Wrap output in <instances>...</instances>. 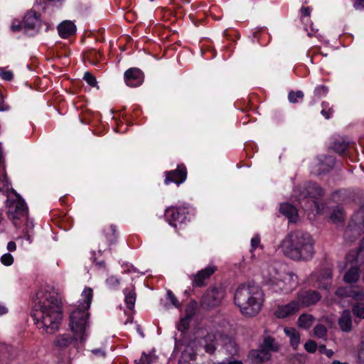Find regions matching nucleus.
Returning <instances> with one entry per match:
<instances>
[{"mask_svg": "<svg viewBox=\"0 0 364 364\" xmlns=\"http://www.w3.org/2000/svg\"><path fill=\"white\" fill-rule=\"evenodd\" d=\"M35 305L31 314L37 324L41 323L48 333H53L59 328L63 319L60 302L58 296L48 291L38 292Z\"/></svg>", "mask_w": 364, "mask_h": 364, "instance_id": "nucleus-1", "label": "nucleus"}, {"mask_svg": "<svg viewBox=\"0 0 364 364\" xmlns=\"http://www.w3.org/2000/svg\"><path fill=\"white\" fill-rule=\"evenodd\" d=\"M314 245L311 235L302 230L291 232L282 242L284 255L296 261H307L312 258Z\"/></svg>", "mask_w": 364, "mask_h": 364, "instance_id": "nucleus-2", "label": "nucleus"}, {"mask_svg": "<svg viewBox=\"0 0 364 364\" xmlns=\"http://www.w3.org/2000/svg\"><path fill=\"white\" fill-rule=\"evenodd\" d=\"M260 288L254 284H242L236 289L234 302L246 316H256L261 310Z\"/></svg>", "mask_w": 364, "mask_h": 364, "instance_id": "nucleus-3", "label": "nucleus"}, {"mask_svg": "<svg viewBox=\"0 0 364 364\" xmlns=\"http://www.w3.org/2000/svg\"><path fill=\"white\" fill-rule=\"evenodd\" d=\"M82 296L85 298L84 302L79 305L70 316V329L75 336H78L81 343L85 340V332L90 316L87 311L90 309L92 299V289L86 287L82 292Z\"/></svg>", "mask_w": 364, "mask_h": 364, "instance_id": "nucleus-4", "label": "nucleus"}, {"mask_svg": "<svg viewBox=\"0 0 364 364\" xmlns=\"http://www.w3.org/2000/svg\"><path fill=\"white\" fill-rule=\"evenodd\" d=\"M225 296V289L223 287H213L207 289L200 301V306L205 309L218 306Z\"/></svg>", "mask_w": 364, "mask_h": 364, "instance_id": "nucleus-5", "label": "nucleus"}, {"mask_svg": "<svg viewBox=\"0 0 364 364\" xmlns=\"http://www.w3.org/2000/svg\"><path fill=\"white\" fill-rule=\"evenodd\" d=\"M321 294L316 290H301L297 293L296 301L300 309L315 305L321 299Z\"/></svg>", "mask_w": 364, "mask_h": 364, "instance_id": "nucleus-6", "label": "nucleus"}, {"mask_svg": "<svg viewBox=\"0 0 364 364\" xmlns=\"http://www.w3.org/2000/svg\"><path fill=\"white\" fill-rule=\"evenodd\" d=\"M12 192L16 195L18 200L16 202L12 203L9 206V210L7 212L9 218L12 220H19L23 217H27L28 208L26 203L14 190H12Z\"/></svg>", "mask_w": 364, "mask_h": 364, "instance_id": "nucleus-7", "label": "nucleus"}, {"mask_svg": "<svg viewBox=\"0 0 364 364\" xmlns=\"http://www.w3.org/2000/svg\"><path fill=\"white\" fill-rule=\"evenodd\" d=\"M336 159L333 156H323L319 159L318 164L314 168L312 174L319 176L329 172L335 166Z\"/></svg>", "mask_w": 364, "mask_h": 364, "instance_id": "nucleus-8", "label": "nucleus"}, {"mask_svg": "<svg viewBox=\"0 0 364 364\" xmlns=\"http://www.w3.org/2000/svg\"><path fill=\"white\" fill-rule=\"evenodd\" d=\"M124 81L127 85L132 87H138L144 81V74L136 68H131L124 73Z\"/></svg>", "mask_w": 364, "mask_h": 364, "instance_id": "nucleus-9", "label": "nucleus"}, {"mask_svg": "<svg viewBox=\"0 0 364 364\" xmlns=\"http://www.w3.org/2000/svg\"><path fill=\"white\" fill-rule=\"evenodd\" d=\"M187 178V170L184 165H178L175 170L166 172L164 182H184Z\"/></svg>", "mask_w": 364, "mask_h": 364, "instance_id": "nucleus-10", "label": "nucleus"}, {"mask_svg": "<svg viewBox=\"0 0 364 364\" xmlns=\"http://www.w3.org/2000/svg\"><path fill=\"white\" fill-rule=\"evenodd\" d=\"M23 24L26 32L30 30L38 31L41 26V20L37 13L31 10L26 14Z\"/></svg>", "mask_w": 364, "mask_h": 364, "instance_id": "nucleus-11", "label": "nucleus"}, {"mask_svg": "<svg viewBox=\"0 0 364 364\" xmlns=\"http://www.w3.org/2000/svg\"><path fill=\"white\" fill-rule=\"evenodd\" d=\"M299 310L300 308L295 299L286 305L278 306L274 312V315L279 318H284L295 314Z\"/></svg>", "mask_w": 364, "mask_h": 364, "instance_id": "nucleus-12", "label": "nucleus"}, {"mask_svg": "<svg viewBox=\"0 0 364 364\" xmlns=\"http://www.w3.org/2000/svg\"><path fill=\"white\" fill-rule=\"evenodd\" d=\"M220 340L227 356L233 357L237 354L238 347L232 337L227 335H220Z\"/></svg>", "mask_w": 364, "mask_h": 364, "instance_id": "nucleus-13", "label": "nucleus"}, {"mask_svg": "<svg viewBox=\"0 0 364 364\" xmlns=\"http://www.w3.org/2000/svg\"><path fill=\"white\" fill-rule=\"evenodd\" d=\"M363 232L364 231L349 221L345 229L343 237L346 242L352 243L358 240Z\"/></svg>", "mask_w": 364, "mask_h": 364, "instance_id": "nucleus-14", "label": "nucleus"}, {"mask_svg": "<svg viewBox=\"0 0 364 364\" xmlns=\"http://www.w3.org/2000/svg\"><path fill=\"white\" fill-rule=\"evenodd\" d=\"M215 270V267H208L205 269L199 271L194 277L193 285L200 287L205 286V280L209 279Z\"/></svg>", "mask_w": 364, "mask_h": 364, "instance_id": "nucleus-15", "label": "nucleus"}, {"mask_svg": "<svg viewBox=\"0 0 364 364\" xmlns=\"http://www.w3.org/2000/svg\"><path fill=\"white\" fill-rule=\"evenodd\" d=\"M272 355L269 352L264 350H252L248 355V359L253 364H262L269 360Z\"/></svg>", "mask_w": 364, "mask_h": 364, "instance_id": "nucleus-16", "label": "nucleus"}, {"mask_svg": "<svg viewBox=\"0 0 364 364\" xmlns=\"http://www.w3.org/2000/svg\"><path fill=\"white\" fill-rule=\"evenodd\" d=\"M331 147L335 152L342 155L350 147V142L345 137L338 136L333 139Z\"/></svg>", "mask_w": 364, "mask_h": 364, "instance_id": "nucleus-17", "label": "nucleus"}, {"mask_svg": "<svg viewBox=\"0 0 364 364\" xmlns=\"http://www.w3.org/2000/svg\"><path fill=\"white\" fill-rule=\"evenodd\" d=\"M338 323L343 332H350L353 329L351 312L349 309H345L338 318Z\"/></svg>", "mask_w": 364, "mask_h": 364, "instance_id": "nucleus-18", "label": "nucleus"}, {"mask_svg": "<svg viewBox=\"0 0 364 364\" xmlns=\"http://www.w3.org/2000/svg\"><path fill=\"white\" fill-rule=\"evenodd\" d=\"M58 31L61 38H67L75 33L76 26L70 21H65L58 25Z\"/></svg>", "mask_w": 364, "mask_h": 364, "instance_id": "nucleus-19", "label": "nucleus"}, {"mask_svg": "<svg viewBox=\"0 0 364 364\" xmlns=\"http://www.w3.org/2000/svg\"><path fill=\"white\" fill-rule=\"evenodd\" d=\"M280 213L285 215L290 222H296L298 217L297 209L289 203H282L279 208Z\"/></svg>", "mask_w": 364, "mask_h": 364, "instance_id": "nucleus-20", "label": "nucleus"}, {"mask_svg": "<svg viewBox=\"0 0 364 364\" xmlns=\"http://www.w3.org/2000/svg\"><path fill=\"white\" fill-rule=\"evenodd\" d=\"M77 338L78 336H75V334L73 336L65 334L59 335L55 341V344L60 350H63L68 347L74 340H77Z\"/></svg>", "mask_w": 364, "mask_h": 364, "instance_id": "nucleus-21", "label": "nucleus"}, {"mask_svg": "<svg viewBox=\"0 0 364 364\" xmlns=\"http://www.w3.org/2000/svg\"><path fill=\"white\" fill-rule=\"evenodd\" d=\"M350 222L364 231V206L360 207V209L353 214Z\"/></svg>", "mask_w": 364, "mask_h": 364, "instance_id": "nucleus-22", "label": "nucleus"}, {"mask_svg": "<svg viewBox=\"0 0 364 364\" xmlns=\"http://www.w3.org/2000/svg\"><path fill=\"white\" fill-rule=\"evenodd\" d=\"M196 353L193 350L191 349V351L185 350L181 353L178 364H196Z\"/></svg>", "mask_w": 364, "mask_h": 364, "instance_id": "nucleus-23", "label": "nucleus"}, {"mask_svg": "<svg viewBox=\"0 0 364 364\" xmlns=\"http://www.w3.org/2000/svg\"><path fill=\"white\" fill-rule=\"evenodd\" d=\"M324 195V190L319 186L313 184L312 186H309L305 193H303L304 198L309 197L312 198H317Z\"/></svg>", "mask_w": 364, "mask_h": 364, "instance_id": "nucleus-24", "label": "nucleus"}, {"mask_svg": "<svg viewBox=\"0 0 364 364\" xmlns=\"http://www.w3.org/2000/svg\"><path fill=\"white\" fill-rule=\"evenodd\" d=\"M284 332L290 337L291 346L296 350L300 343L299 333L294 328H285Z\"/></svg>", "mask_w": 364, "mask_h": 364, "instance_id": "nucleus-25", "label": "nucleus"}, {"mask_svg": "<svg viewBox=\"0 0 364 364\" xmlns=\"http://www.w3.org/2000/svg\"><path fill=\"white\" fill-rule=\"evenodd\" d=\"M315 318L314 316L308 314H302L298 318L297 324L299 328L308 329L311 326Z\"/></svg>", "mask_w": 364, "mask_h": 364, "instance_id": "nucleus-26", "label": "nucleus"}, {"mask_svg": "<svg viewBox=\"0 0 364 364\" xmlns=\"http://www.w3.org/2000/svg\"><path fill=\"white\" fill-rule=\"evenodd\" d=\"M124 294H125V302L127 304V307L132 310L134 309V304L136 301V292L134 287L132 286L131 289L127 288L124 290Z\"/></svg>", "mask_w": 364, "mask_h": 364, "instance_id": "nucleus-27", "label": "nucleus"}, {"mask_svg": "<svg viewBox=\"0 0 364 364\" xmlns=\"http://www.w3.org/2000/svg\"><path fill=\"white\" fill-rule=\"evenodd\" d=\"M358 279V268L355 267L350 268L343 276V280L348 284L355 283Z\"/></svg>", "mask_w": 364, "mask_h": 364, "instance_id": "nucleus-28", "label": "nucleus"}, {"mask_svg": "<svg viewBox=\"0 0 364 364\" xmlns=\"http://www.w3.org/2000/svg\"><path fill=\"white\" fill-rule=\"evenodd\" d=\"M329 218L333 223H343L345 220V214L343 208L336 207L333 210Z\"/></svg>", "mask_w": 364, "mask_h": 364, "instance_id": "nucleus-29", "label": "nucleus"}, {"mask_svg": "<svg viewBox=\"0 0 364 364\" xmlns=\"http://www.w3.org/2000/svg\"><path fill=\"white\" fill-rule=\"evenodd\" d=\"M352 256L353 259L350 262H355L356 263L363 264L364 263V238L361 241V244L356 252H354L353 255H349V257Z\"/></svg>", "mask_w": 364, "mask_h": 364, "instance_id": "nucleus-30", "label": "nucleus"}, {"mask_svg": "<svg viewBox=\"0 0 364 364\" xmlns=\"http://www.w3.org/2000/svg\"><path fill=\"white\" fill-rule=\"evenodd\" d=\"M198 306V303L195 300H191L186 306L185 312V318L182 319V322H185L186 320H190L196 314V310Z\"/></svg>", "mask_w": 364, "mask_h": 364, "instance_id": "nucleus-31", "label": "nucleus"}, {"mask_svg": "<svg viewBox=\"0 0 364 364\" xmlns=\"http://www.w3.org/2000/svg\"><path fill=\"white\" fill-rule=\"evenodd\" d=\"M262 347V350H267V352H269V350L277 351L279 348L278 346L275 343L274 338L271 336L264 338Z\"/></svg>", "mask_w": 364, "mask_h": 364, "instance_id": "nucleus-32", "label": "nucleus"}, {"mask_svg": "<svg viewBox=\"0 0 364 364\" xmlns=\"http://www.w3.org/2000/svg\"><path fill=\"white\" fill-rule=\"evenodd\" d=\"M165 216L170 225L174 227L176 226V225L174 224L173 222L178 220L180 217V214L178 210H174L173 208H168L166 210Z\"/></svg>", "mask_w": 364, "mask_h": 364, "instance_id": "nucleus-33", "label": "nucleus"}, {"mask_svg": "<svg viewBox=\"0 0 364 364\" xmlns=\"http://www.w3.org/2000/svg\"><path fill=\"white\" fill-rule=\"evenodd\" d=\"M304 97V92L301 90L296 92L291 90L288 94V100L291 103H298L303 100Z\"/></svg>", "mask_w": 364, "mask_h": 364, "instance_id": "nucleus-34", "label": "nucleus"}, {"mask_svg": "<svg viewBox=\"0 0 364 364\" xmlns=\"http://www.w3.org/2000/svg\"><path fill=\"white\" fill-rule=\"evenodd\" d=\"M352 312L354 316L360 318H364V303L357 302L352 306Z\"/></svg>", "mask_w": 364, "mask_h": 364, "instance_id": "nucleus-35", "label": "nucleus"}, {"mask_svg": "<svg viewBox=\"0 0 364 364\" xmlns=\"http://www.w3.org/2000/svg\"><path fill=\"white\" fill-rule=\"evenodd\" d=\"M349 297H351L355 301H363L364 289H350Z\"/></svg>", "mask_w": 364, "mask_h": 364, "instance_id": "nucleus-36", "label": "nucleus"}, {"mask_svg": "<svg viewBox=\"0 0 364 364\" xmlns=\"http://www.w3.org/2000/svg\"><path fill=\"white\" fill-rule=\"evenodd\" d=\"M314 335L318 338H323L327 334V328L324 325L317 324L314 328Z\"/></svg>", "mask_w": 364, "mask_h": 364, "instance_id": "nucleus-37", "label": "nucleus"}, {"mask_svg": "<svg viewBox=\"0 0 364 364\" xmlns=\"http://www.w3.org/2000/svg\"><path fill=\"white\" fill-rule=\"evenodd\" d=\"M304 348L308 353H314L318 348V346L315 341L309 340L304 344Z\"/></svg>", "mask_w": 364, "mask_h": 364, "instance_id": "nucleus-38", "label": "nucleus"}, {"mask_svg": "<svg viewBox=\"0 0 364 364\" xmlns=\"http://www.w3.org/2000/svg\"><path fill=\"white\" fill-rule=\"evenodd\" d=\"M83 80H85L86 82L92 87L97 86V82L96 77L89 72L85 73Z\"/></svg>", "mask_w": 364, "mask_h": 364, "instance_id": "nucleus-39", "label": "nucleus"}, {"mask_svg": "<svg viewBox=\"0 0 364 364\" xmlns=\"http://www.w3.org/2000/svg\"><path fill=\"white\" fill-rule=\"evenodd\" d=\"M350 288L340 287L335 291V294L339 298L349 297Z\"/></svg>", "mask_w": 364, "mask_h": 364, "instance_id": "nucleus-40", "label": "nucleus"}, {"mask_svg": "<svg viewBox=\"0 0 364 364\" xmlns=\"http://www.w3.org/2000/svg\"><path fill=\"white\" fill-rule=\"evenodd\" d=\"M318 279L323 280V281H330V282H331V279H332L331 271L329 269L323 270L320 273V274L318 277Z\"/></svg>", "mask_w": 364, "mask_h": 364, "instance_id": "nucleus-41", "label": "nucleus"}, {"mask_svg": "<svg viewBox=\"0 0 364 364\" xmlns=\"http://www.w3.org/2000/svg\"><path fill=\"white\" fill-rule=\"evenodd\" d=\"M328 87L325 85H318L317 86L314 91V94L316 97H320L322 95H326L328 92Z\"/></svg>", "mask_w": 364, "mask_h": 364, "instance_id": "nucleus-42", "label": "nucleus"}, {"mask_svg": "<svg viewBox=\"0 0 364 364\" xmlns=\"http://www.w3.org/2000/svg\"><path fill=\"white\" fill-rule=\"evenodd\" d=\"M321 106L323 107V109L321 112V114L326 119H329L333 112V109L331 107V108H328V109L327 110L326 109H327L328 105L326 102H322Z\"/></svg>", "mask_w": 364, "mask_h": 364, "instance_id": "nucleus-43", "label": "nucleus"}, {"mask_svg": "<svg viewBox=\"0 0 364 364\" xmlns=\"http://www.w3.org/2000/svg\"><path fill=\"white\" fill-rule=\"evenodd\" d=\"M204 348L206 353L213 355L216 350L215 341L214 340H210L209 343H207L205 345Z\"/></svg>", "mask_w": 364, "mask_h": 364, "instance_id": "nucleus-44", "label": "nucleus"}, {"mask_svg": "<svg viewBox=\"0 0 364 364\" xmlns=\"http://www.w3.org/2000/svg\"><path fill=\"white\" fill-rule=\"evenodd\" d=\"M358 360L359 364L364 363V342L362 341L358 347Z\"/></svg>", "mask_w": 364, "mask_h": 364, "instance_id": "nucleus-45", "label": "nucleus"}, {"mask_svg": "<svg viewBox=\"0 0 364 364\" xmlns=\"http://www.w3.org/2000/svg\"><path fill=\"white\" fill-rule=\"evenodd\" d=\"M1 261L6 266H9L14 262V257L10 253H6L1 256Z\"/></svg>", "mask_w": 364, "mask_h": 364, "instance_id": "nucleus-46", "label": "nucleus"}, {"mask_svg": "<svg viewBox=\"0 0 364 364\" xmlns=\"http://www.w3.org/2000/svg\"><path fill=\"white\" fill-rule=\"evenodd\" d=\"M168 298L170 299L171 304L176 308H179L181 306V304L178 302L174 294L172 293L171 290H168L167 291Z\"/></svg>", "mask_w": 364, "mask_h": 364, "instance_id": "nucleus-47", "label": "nucleus"}, {"mask_svg": "<svg viewBox=\"0 0 364 364\" xmlns=\"http://www.w3.org/2000/svg\"><path fill=\"white\" fill-rule=\"evenodd\" d=\"M318 348V351L321 353L326 354V356L328 357V358L332 357L333 355L334 354V353H333V351L332 350L327 349L326 346L325 345H323V344L320 345Z\"/></svg>", "mask_w": 364, "mask_h": 364, "instance_id": "nucleus-48", "label": "nucleus"}, {"mask_svg": "<svg viewBox=\"0 0 364 364\" xmlns=\"http://www.w3.org/2000/svg\"><path fill=\"white\" fill-rule=\"evenodd\" d=\"M22 28H23V22L18 20H14L11 26V30L14 32L19 31Z\"/></svg>", "mask_w": 364, "mask_h": 364, "instance_id": "nucleus-49", "label": "nucleus"}, {"mask_svg": "<svg viewBox=\"0 0 364 364\" xmlns=\"http://www.w3.org/2000/svg\"><path fill=\"white\" fill-rule=\"evenodd\" d=\"M317 282L318 283V288L320 289L327 290L330 288L331 285V282H330V281H323L317 279Z\"/></svg>", "mask_w": 364, "mask_h": 364, "instance_id": "nucleus-50", "label": "nucleus"}, {"mask_svg": "<svg viewBox=\"0 0 364 364\" xmlns=\"http://www.w3.org/2000/svg\"><path fill=\"white\" fill-rule=\"evenodd\" d=\"M306 355L297 354L293 359V364H304Z\"/></svg>", "mask_w": 364, "mask_h": 364, "instance_id": "nucleus-51", "label": "nucleus"}, {"mask_svg": "<svg viewBox=\"0 0 364 364\" xmlns=\"http://www.w3.org/2000/svg\"><path fill=\"white\" fill-rule=\"evenodd\" d=\"M0 76L2 79L5 80H11L13 79L14 75L11 71H2L0 74Z\"/></svg>", "mask_w": 364, "mask_h": 364, "instance_id": "nucleus-52", "label": "nucleus"}, {"mask_svg": "<svg viewBox=\"0 0 364 364\" xmlns=\"http://www.w3.org/2000/svg\"><path fill=\"white\" fill-rule=\"evenodd\" d=\"M150 363L151 359L149 358V355L144 353L139 361L138 363H136V364H150Z\"/></svg>", "mask_w": 364, "mask_h": 364, "instance_id": "nucleus-53", "label": "nucleus"}, {"mask_svg": "<svg viewBox=\"0 0 364 364\" xmlns=\"http://www.w3.org/2000/svg\"><path fill=\"white\" fill-rule=\"evenodd\" d=\"M353 7L356 10L364 9V0H353Z\"/></svg>", "mask_w": 364, "mask_h": 364, "instance_id": "nucleus-54", "label": "nucleus"}, {"mask_svg": "<svg viewBox=\"0 0 364 364\" xmlns=\"http://www.w3.org/2000/svg\"><path fill=\"white\" fill-rule=\"evenodd\" d=\"M311 9L310 7L302 6L300 9V12L302 17H308L311 14Z\"/></svg>", "mask_w": 364, "mask_h": 364, "instance_id": "nucleus-55", "label": "nucleus"}, {"mask_svg": "<svg viewBox=\"0 0 364 364\" xmlns=\"http://www.w3.org/2000/svg\"><path fill=\"white\" fill-rule=\"evenodd\" d=\"M107 282L111 286H117L119 284V281L118 279L112 276L107 279Z\"/></svg>", "mask_w": 364, "mask_h": 364, "instance_id": "nucleus-56", "label": "nucleus"}, {"mask_svg": "<svg viewBox=\"0 0 364 364\" xmlns=\"http://www.w3.org/2000/svg\"><path fill=\"white\" fill-rule=\"evenodd\" d=\"M260 243V239L258 237H253L251 240V245L253 250L256 249Z\"/></svg>", "mask_w": 364, "mask_h": 364, "instance_id": "nucleus-57", "label": "nucleus"}, {"mask_svg": "<svg viewBox=\"0 0 364 364\" xmlns=\"http://www.w3.org/2000/svg\"><path fill=\"white\" fill-rule=\"evenodd\" d=\"M16 248V242H14V241H10L8 245H7V249L9 250V251H14Z\"/></svg>", "mask_w": 364, "mask_h": 364, "instance_id": "nucleus-58", "label": "nucleus"}, {"mask_svg": "<svg viewBox=\"0 0 364 364\" xmlns=\"http://www.w3.org/2000/svg\"><path fill=\"white\" fill-rule=\"evenodd\" d=\"M8 109V106L4 104L3 100L2 95L0 97V111H4Z\"/></svg>", "mask_w": 364, "mask_h": 364, "instance_id": "nucleus-59", "label": "nucleus"}, {"mask_svg": "<svg viewBox=\"0 0 364 364\" xmlns=\"http://www.w3.org/2000/svg\"><path fill=\"white\" fill-rule=\"evenodd\" d=\"M7 309L5 306L0 304V315L5 314L7 313Z\"/></svg>", "mask_w": 364, "mask_h": 364, "instance_id": "nucleus-60", "label": "nucleus"}, {"mask_svg": "<svg viewBox=\"0 0 364 364\" xmlns=\"http://www.w3.org/2000/svg\"><path fill=\"white\" fill-rule=\"evenodd\" d=\"M92 353L95 355L99 354V353H101L102 355H105V353L104 352H102L100 349L92 350Z\"/></svg>", "mask_w": 364, "mask_h": 364, "instance_id": "nucleus-61", "label": "nucleus"}, {"mask_svg": "<svg viewBox=\"0 0 364 364\" xmlns=\"http://www.w3.org/2000/svg\"><path fill=\"white\" fill-rule=\"evenodd\" d=\"M228 364H243V363L240 360H233V361H230L228 363Z\"/></svg>", "mask_w": 364, "mask_h": 364, "instance_id": "nucleus-62", "label": "nucleus"}, {"mask_svg": "<svg viewBox=\"0 0 364 364\" xmlns=\"http://www.w3.org/2000/svg\"><path fill=\"white\" fill-rule=\"evenodd\" d=\"M332 364H348V363H341L338 360H333Z\"/></svg>", "mask_w": 364, "mask_h": 364, "instance_id": "nucleus-63", "label": "nucleus"}, {"mask_svg": "<svg viewBox=\"0 0 364 364\" xmlns=\"http://www.w3.org/2000/svg\"><path fill=\"white\" fill-rule=\"evenodd\" d=\"M267 283H269L272 284H276V282L272 280L271 279L269 280V282H267Z\"/></svg>", "mask_w": 364, "mask_h": 364, "instance_id": "nucleus-64", "label": "nucleus"}]
</instances>
